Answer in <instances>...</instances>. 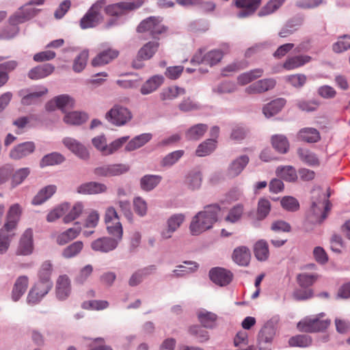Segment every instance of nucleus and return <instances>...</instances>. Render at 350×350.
Returning <instances> with one entry per match:
<instances>
[{"label":"nucleus","mask_w":350,"mask_h":350,"mask_svg":"<svg viewBox=\"0 0 350 350\" xmlns=\"http://www.w3.org/2000/svg\"><path fill=\"white\" fill-rule=\"evenodd\" d=\"M178 109L183 112H188L191 111L198 110L200 109V105L194 102L191 98L188 97L183 99L178 104Z\"/></svg>","instance_id":"obj_64"},{"label":"nucleus","mask_w":350,"mask_h":350,"mask_svg":"<svg viewBox=\"0 0 350 350\" xmlns=\"http://www.w3.org/2000/svg\"><path fill=\"white\" fill-rule=\"evenodd\" d=\"M271 210L270 202L265 198H260L258 202L257 218L258 220L264 219Z\"/></svg>","instance_id":"obj_57"},{"label":"nucleus","mask_w":350,"mask_h":350,"mask_svg":"<svg viewBox=\"0 0 350 350\" xmlns=\"http://www.w3.org/2000/svg\"><path fill=\"white\" fill-rule=\"evenodd\" d=\"M104 222L107 233L118 240H122L123 228L120 221V216L113 206L106 208L104 214Z\"/></svg>","instance_id":"obj_4"},{"label":"nucleus","mask_w":350,"mask_h":350,"mask_svg":"<svg viewBox=\"0 0 350 350\" xmlns=\"http://www.w3.org/2000/svg\"><path fill=\"white\" fill-rule=\"evenodd\" d=\"M14 233L8 232L3 227L0 230V254H4L8 250L12 238Z\"/></svg>","instance_id":"obj_55"},{"label":"nucleus","mask_w":350,"mask_h":350,"mask_svg":"<svg viewBox=\"0 0 350 350\" xmlns=\"http://www.w3.org/2000/svg\"><path fill=\"white\" fill-rule=\"evenodd\" d=\"M291 347H307L312 344V338L308 335H297L288 340Z\"/></svg>","instance_id":"obj_52"},{"label":"nucleus","mask_w":350,"mask_h":350,"mask_svg":"<svg viewBox=\"0 0 350 350\" xmlns=\"http://www.w3.org/2000/svg\"><path fill=\"white\" fill-rule=\"evenodd\" d=\"M312 193V205L308 218L312 223L321 224L330 210L329 195H326L321 187L314 189Z\"/></svg>","instance_id":"obj_2"},{"label":"nucleus","mask_w":350,"mask_h":350,"mask_svg":"<svg viewBox=\"0 0 350 350\" xmlns=\"http://www.w3.org/2000/svg\"><path fill=\"white\" fill-rule=\"evenodd\" d=\"M81 227L70 228L66 231L59 233L55 236L57 244L64 245L78 237L81 232Z\"/></svg>","instance_id":"obj_26"},{"label":"nucleus","mask_w":350,"mask_h":350,"mask_svg":"<svg viewBox=\"0 0 350 350\" xmlns=\"http://www.w3.org/2000/svg\"><path fill=\"white\" fill-rule=\"evenodd\" d=\"M22 213V208L18 204L12 205L6 215V222L3 227L8 232H13L16 229Z\"/></svg>","instance_id":"obj_11"},{"label":"nucleus","mask_w":350,"mask_h":350,"mask_svg":"<svg viewBox=\"0 0 350 350\" xmlns=\"http://www.w3.org/2000/svg\"><path fill=\"white\" fill-rule=\"evenodd\" d=\"M118 55V51L113 49H107L100 52L95 57H94L91 62V65L93 67L104 66L117 58Z\"/></svg>","instance_id":"obj_17"},{"label":"nucleus","mask_w":350,"mask_h":350,"mask_svg":"<svg viewBox=\"0 0 350 350\" xmlns=\"http://www.w3.org/2000/svg\"><path fill=\"white\" fill-rule=\"evenodd\" d=\"M83 211V205L81 202H77L73 205L70 211L65 215L63 221L65 224H68L78 218Z\"/></svg>","instance_id":"obj_53"},{"label":"nucleus","mask_w":350,"mask_h":350,"mask_svg":"<svg viewBox=\"0 0 350 350\" xmlns=\"http://www.w3.org/2000/svg\"><path fill=\"white\" fill-rule=\"evenodd\" d=\"M129 170V166L125 164L106 165L96 167L94 174L98 177L119 176Z\"/></svg>","instance_id":"obj_9"},{"label":"nucleus","mask_w":350,"mask_h":350,"mask_svg":"<svg viewBox=\"0 0 350 350\" xmlns=\"http://www.w3.org/2000/svg\"><path fill=\"white\" fill-rule=\"evenodd\" d=\"M243 213V206L240 204H237L230 210L228 215L226 217V220L231 223H235L241 219Z\"/></svg>","instance_id":"obj_63"},{"label":"nucleus","mask_w":350,"mask_h":350,"mask_svg":"<svg viewBox=\"0 0 350 350\" xmlns=\"http://www.w3.org/2000/svg\"><path fill=\"white\" fill-rule=\"evenodd\" d=\"M249 162V158L246 155H242L234 160L228 168V176L234 178L239 175Z\"/></svg>","instance_id":"obj_23"},{"label":"nucleus","mask_w":350,"mask_h":350,"mask_svg":"<svg viewBox=\"0 0 350 350\" xmlns=\"http://www.w3.org/2000/svg\"><path fill=\"white\" fill-rule=\"evenodd\" d=\"M33 249V231L31 229H27L22 235L19 245L16 250L17 255L27 256L32 253Z\"/></svg>","instance_id":"obj_13"},{"label":"nucleus","mask_w":350,"mask_h":350,"mask_svg":"<svg viewBox=\"0 0 350 350\" xmlns=\"http://www.w3.org/2000/svg\"><path fill=\"white\" fill-rule=\"evenodd\" d=\"M89 57V52L87 50L81 51L74 59L72 69L75 72H80L85 68Z\"/></svg>","instance_id":"obj_47"},{"label":"nucleus","mask_w":350,"mask_h":350,"mask_svg":"<svg viewBox=\"0 0 350 350\" xmlns=\"http://www.w3.org/2000/svg\"><path fill=\"white\" fill-rule=\"evenodd\" d=\"M210 279L219 286L228 285L232 279V273L223 268H213L209 271Z\"/></svg>","instance_id":"obj_12"},{"label":"nucleus","mask_w":350,"mask_h":350,"mask_svg":"<svg viewBox=\"0 0 350 350\" xmlns=\"http://www.w3.org/2000/svg\"><path fill=\"white\" fill-rule=\"evenodd\" d=\"M106 3V0L95 2L80 20V27L82 29L94 28L101 23L104 19L102 11Z\"/></svg>","instance_id":"obj_3"},{"label":"nucleus","mask_w":350,"mask_h":350,"mask_svg":"<svg viewBox=\"0 0 350 350\" xmlns=\"http://www.w3.org/2000/svg\"><path fill=\"white\" fill-rule=\"evenodd\" d=\"M185 94L186 90L185 88L177 85H172L163 88L160 93L159 97L162 101H167L176 99Z\"/></svg>","instance_id":"obj_27"},{"label":"nucleus","mask_w":350,"mask_h":350,"mask_svg":"<svg viewBox=\"0 0 350 350\" xmlns=\"http://www.w3.org/2000/svg\"><path fill=\"white\" fill-rule=\"evenodd\" d=\"M70 293V283L68 276L61 275L57 281L56 295L59 299H66Z\"/></svg>","instance_id":"obj_28"},{"label":"nucleus","mask_w":350,"mask_h":350,"mask_svg":"<svg viewBox=\"0 0 350 350\" xmlns=\"http://www.w3.org/2000/svg\"><path fill=\"white\" fill-rule=\"evenodd\" d=\"M133 118L131 111L120 105H115L105 114L106 120L113 125L117 126H124Z\"/></svg>","instance_id":"obj_6"},{"label":"nucleus","mask_w":350,"mask_h":350,"mask_svg":"<svg viewBox=\"0 0 350 350\" xmlns=\"http://www.w3.org/2000/svg\"><path fill=\"white\" fill-rule=\"evenodd\" d=\"M183 263L185 265H189L190 267H186L183 265L177 266L176 269L173 271L174 276L182 277L187 274L195 272L198 268V265L193 261H185Z\"/></svg>","instance_id":"obj_45"},{"label":"nucleus","mask_w":350,"mask_h":350,"mask_svg":"<svg viewBox=\"0 0 350 350\" xmlns=\"http://www.w3.org/2000/svg\"><path fill=\"white\" fill-rule=\"evenodd\" d=\"M29 284L28 277L26 275L19 276L13 286L12 291V298L13 301H17L25 293Z\"/></svg>","instance_id":"obj_25"},{"label":"nucleus","mask_w":350,"mask_h":350,"mask_svg":"<svg viewBox=\"0 0 350 350\" xmlns=\"http://www.w3.org/2000/svg\"><path fill=\"white\" fill-rule=\"evenodd\" d=\"M254 252L258 260H266L269 254L268 243L264 240H259L254 245Z\"/></svg>","instance_id":"obj_39"},{"label":"nucleus","mask_w":350,"mask_h":350,"mask_svg":"<svg viewBox=\"0 0 350 350\" xmlns=\"http://www.w3.org/2000/svg\"><path fill=\"white\" fill-rule=\"evenodd\" d=\"M185 217L182 213L172 215L167 221V226L176 232L183 223Z\"/></svg>","instance_id":"obj_61"},{"label":"nucleus","mask_w":350,"mask_h":350,"mask_svg":"<svg viewBox=\"0 0 350 350\" xmlns=\"http://www.w3.org/2000/svg\"><path fill=\"white\" fill-rule=\"evenodd\" d=\"M263 72L264 71L262 68H256L244 72L238 77V83L241 85H246L251 81L260 77L262 75Z\"/></svg>","instance_id":"obj_38"},{"label":"nucleus","mask_w":350,"mask_h":350,"mask_svg":"<svg viewBox=\"0 0 350 350\" xmlns=\"http://www.w3.org/2000/svg\"><path fill=\"white\" fill-rule=\"evenodd\" d=\"M250 252L245 246H241L234 249L232 254L233 260L241 266H247L250 260Z\"/></svg>","instance_id":"obj_30"},{"label":"nucleus","mask_w":350,"mask_h":350,"mask_svg":"<svg viewBox=\"0 0 350 350\" xmlns=\"http://www.w3.org/2000/svg\"><path fill=\"white\" fill-rule=\"evenodd\" d=\"M298 138L308 143L317 142L321 137L319 132L314 128H304L298 133Z\"/></svg>","instance_id":"obj_32"},{"label":"nucleus","mask_w":350,"mask_h":350,"mask_svg":"<svg viewBox=\"0 0 350 350\" xmlns=\"http://www.w3.org/2000/svg\"><path fill=\"white\" fill-rule=\"evenodd\" d=\"M202 182V174L198 170L189 171L185 176V185L188 189L195 191L199 189Z\"/></svg>","instance_id":"obj_22"},{"label":"nucleus","mask_w":350,"mask_h":350,"mask_svg":"<svg viewBox=\"0 0 350 350\" xmlns=\"http://www.w3.org/2000/svg\"><path fill=\"white\" fill-rule=\"evenodd\" d=\"M275 85V81L273 79L258 80L251 84L245 89L248 94H260L273 89Z\"/></svg>","instance_id":"obj_20"},{"label":"nucleus","mask_w":350,"mask_h":350,"mask_svg":"<svg viewBox=\"0 0 350 350\" xmlns=\"http://www.w3.org/2000/svg\"><path fill=\"white\" fill-rule=\"evenodd\" d=\"M83 247V243L82 241H75L64 248L62 252V255L66 258H72L79 254Z\"/></svg>","instance_id":"obj_51"},{"label":"nucleus","mask_w":350,"mask_h":350,"mask_svg":"<svg viewBox=\"0 0 350 350\" xmlns=\"http://www.w3.org/2000/svg\"><path fill=\"white\" fill-rule=\"evenodd\" d=\"M129 139V136H124L114 140L109 144H107L105 136H98L92 139V144L103 155L107 156L119 150Z\"/></svg>","instance_id":"obj_5"},{"label":"nucleus","mask_w":350,"mask_h":350,"mask_svg":"<svg viewBox=\"0 0 350 350\" xmlns=\"http://www.w3.org/2000/svg\"><path fill=\"white\" fill-rule=\"evenodd\" d=\"M311 57L308 55H298L290 57L284 64V68L286 70H292L303 66L309 62Z\"/></svg>","instance_id":"obj_40"},{"label":"nucleus","mask_w":350,"mask_h":350,"mask_svg":"<svg viewBox=\"0 0 350 350\" xmlns=\"http://www.w3.org/2000/svg\"><path fill=\"white\" fill-rule=\"evenodd\" d=\"M151 273V271L149 270V269H139L135 272L131 277L130 278L129 280V284L131 286H135L140 284L143 280L148 275H150Z\"/></svg>","instance_id":"obj_59"},{"label":"nucleus","mask_w":350,"mask_h":350,"mask_svg":"<svg viewBox=\"0 0 350 350\" xmlns=\"http://www.w3.org/2000/svg\"><path fill=\"white\" fill-rule=\"evenodd\" d=\"M286 104V100L282 98L275 99L265 105L262 112L267 118H270L280 112Z\"/></svg>","instance_id":"obj_29"},{"label":"nucleus","mask_w":350,"mask_h":350,"mask_svg":"<svg viewBox=\"0 0 350 350\" xmlns=\"http://www.w3.org/2000/svg\"><path fill=\"white\" fill-rule=\"evenodd\" d=\"M188 332L199 342H205L209 340L208 332L203 329L202 326L198 325H191L189 327Z\"/></svg>","instance_id":"obj_41"},{"label":"nucleus","mask_w":350,"mask_h":350,"mask_svg":"<svg viewBox=\"0 0 350 350\" xmlns=\"http://www.w3.org/2000/svg\"><path fill=\"white\" fill-rule=\"evenodd\" d=\"M70 205L68 203H63L51 211L46 216L49 222H53L66 214L68 211Z\"/></svg>","instance_id":"obj_49"},{"label":"nucleus","mask_w":350,"mask_h":350,"mask_svg":"<svg viewBox=\"0 0 350 350\" xmlns=\"http://www.w3.org/2000/svg\"><path fill=\"white\" fill-rule=\"evenodd\" d=\"M261 0H234V4L237 8H243L237 16L244 18L252 15L259 7Z\"/></svg>","instance_id":"obj_16"},{"label":"nucleus","mask_w":350,"mask_h":350,"mask_svg":"<svg viewBox=\"0 0 350 350\" xmlns=\"http://www.w3.org/2000/svg\"><path fill=\"white\" fill-rule=\"evenodd\" d=\"M52 273V264L50 261L44 262L38 272V276L40 281L38 283L40 284H51V275Z\"/></svg>","instance_id":"obj_44"},{"label":"nucleus","mask_w":350,"mask_h":350,"mask_svg":"<svg viewBox=\"0 0 350 350\" xmlns=\"http://www.w3.org/2000/svg\"><path fill=\"white\" fill-rule=\"evenodd\" d=\"M333 51L336 53H342L350 49V36L344 35L333 44Z\"/></svg>","instance_id":"obj_60"},{"label":"nucleus","mask_w":350,"mask_h":350,"mask_svg":"<svg viewBox=\"0 0 350 350\" xmlns=\"http://www.w3.org/2000/svg\"><path fill=\"white\" fill-rule=\"evenodd\" d=\"M275 330L271 323H266L260 329L258 334V342L261 345L262 343H271L275 336Z\"/></svg>","instance_id":"obj_33"},{"label":"nucleus","mask_w":350,"mask_h":350,"mask_svg":"<svg viewBox=\"0 0 350 350\" xmlns=\"http://www.w3.org/2000/svg\"><path fill=\"white\" fill-rule=\"evenodd\" d=\"M273 147L280 153H286L289 148L287 138L283 135H275L271 137Z\"/></svg>","instance_id":"obj_42"},{"label":"nucleus","mask_w":350,"mask_h":350,"mask_svg":"<svg viewBox=\"0 0 350 350\" xmlns=\"http://www.w3.org/2000/svg\"><path fill=\"white\" fill-rule=\"evenodd\" d=\"M220 211V207L217 204L206 206L203 211L198 212L193 217L189 226L191 234L197 236L211 229L217 221Z\"/></svg>","instance_id":"obj_1"},{"label":"nucleus","mask_w":350,"mask_h":350,"mask_svg":"<svg viewBox=\"0 0 350 350\" xmlns=\"http://www.w3.org/2000/svg\"><path fill=\"white\" fill-rule=\"evenodd\" d=\"M183 150H176L168 154L161 161V165L167 167L174 165L183 157Z\"/></svg>","instance_id":"obj_62"},{"label":"nucleus","mask_w":350,"mask_h":350,"mask_svg":"<svg viewBox=\"0 0 350 350\" xmlns=\"http://www.w3.org/2000/svg\"><path fill=\"white\" fill-rule=\"evenodd\" d=\"M57 108L65 112L74 107V100L68 95L62 94L55 98Z\"/></svg>","instance_id":"obj_50"},{"label":"nucleus","mask_w":350,"mask_h":350,"mask_svg":"<svg viewBox=\"0 0 350 350\" xmlns=\"http://www.w3.org/2000/svg\"><path fill=\"white\" fill-rule=\"evenodd\" d=\"M63 144L72 152L81 159H87L89 158V152L87 148L75 139L66 137L63 139Z\"/></svg>","instance_id":"obj_18"},{"label":"nucleus","mask_w":350,"mask_h":350,"mask_svg":"<svg viewBox=\"0 0 350 350\" xmlns=\"http://www.w3.org/2000/svg\"><path fill=\"white\" fill-rule=\"evenodd\" d=\"M300 159L309 165H319V161L316 154L308 150L299 148L297 150Z\"/></svg>","instance_id":"obj_48"},{"label":"nucleus","mask_w":350,"mask_h":350,"mask_svg":"<svg viewBox=\"0 0 350 350\" xmlns=\"http://www.w3.org/2000/svg\"><path fill=\"white\" fill-rule=\"evenodd\" d=\"M35 148L33 142H26L14 146L10 150V157L14 160H19L33 152Z\"/></svg>","instance_id":"obj_15"},{"label":"nucleus","mask_w":350,"mask_h":350,"mask_svg":"<svg viewBox=\"0 0 350 350\" xmlns=\"http://www.w3.org/2000/svg\"><path fill=\"white\" fill-rule=\"evenodd\" d=\"M52 285L51 284H36L28 294V303L31 304H38L48 293Z\"/></svg>","instance_id":"obj_14"},{"label":"nucleus","mask_w":350,"mask_h":350,"mask_svg":"<svg viewBox=\"0 0 350 350\" xmlns=\"http://www.w3.org/2000/svg\"><path fill=\"white\" fill-rule=\"evenodd\" d=\"M151 134L144 133L132 139L125 146L126 151H133L143 146L151 139Z\"/></svg>","instance_id":"obj_37"},{"label":"nucleus","mask_w":350,"mask_h":350,"mask_svg":"<svg viewBox=\"0 0 350 350\" xmlns=\"http://www.w3.org/2000/svg\"><path fill=\"white\" fill-rule=\"evenodd\" d=\"M216 147V141L209 139L200 144L196 150V154L198 157H204L211 154Z\"/></svg>","instance_id":"obj_46"},{"label":"nucleus","mask_w":350,"mask_h":350,"mask_svg":"<svg viewBox=\"0 0 350 350\" xmlns=\"http://www.w3.org/2000/svg\"><path fill=\"white\" fill-rule=\"evenodd\" d=\"M55 67L50 64L36 66L28 72V77L32 80L44 78L53 72Z\"/></svg>","instance_id":"obj_24"},{"label":"nucleus","mask_w":350,"mask_h":350,"mask_svg":"<svg viewBox=\"0 0 350 350\" xmlns=\"http://www.w3.org/2000/svg\"><path fill=\"white\" fill-rule=\"evenodd\" d=\"M64 157L59 152H52L46 154L40 161V167L43 168L47 166L58 165L64 162Z\"/></svg>","instance_id":"obj_36"},{"label":"nucleus","mask_w":350,"mask_h":350,"mask_svg":"<svg viewBox=\"0 0 350 350\" xmlns=\"http://www.w3.org/2000/svg\"><path fill=\"white\" fill-rule=\"evenodd\" d=\"M107 187L105 184L97 182H89L79 185L77 191L82 195H93L105 193Z\"/></svg>","instance_id":"obj_19"},{"label":"nucleus","mask_w":350,"mask_h":350,"mask_svg":"<svg viewBox=\"0 0 350 350\" xmlns=\"http://www.w3.org/2000/svg\"><path fill=\"white\" fill-rule=\"evenodd\" d=\"M120 241L116 237H103L94 240L91 243V247L96 252L107 253L115 250Z\"/></svg>","instance_id":"obj_10"},{"label":"nucleus","mask_w":350,"mask_h":350,"mask_svg":"<svg viewBox=\"0 0 350 350\" xmlns=\"http://www.w3.org/2000/svg\"><path fill=\"white\" fill-rule=\"evenodd\" d=\"M286 0H270L261 10L258 12L259 16H264L272 14L277 10Z\"/></svg>","instance_id":"obj_54"},{"label":"nucleus","mask_w":350,"mask_h":350,"mask_svg":"<svg viewBox=\"0 0 350 350\" xmlns=\"http://www.w3.org/2000/svg\"><path fill=\"white\" fill-rule=\"evenodd\" d=\"M197 318L201 325L206 329H213L216 326L217 315L205 309L197 312Z\"/></svg>","instance_id":"obj_21"},{"label":"nucleus","mask_w":350,"mask_h":350,"mask_svg":"<svg viewBox=\"0 0 350 350\" xmlns=\"http://www.w3.org/2000/svg\"><path fill=\"white\" fill-rule=\"evenodd\" d=\"M277 173L282 178L289 182L294 181L297 178L295 170L290 165L278 167Z\"/></svg>","instance_id":"obj_56"},{"label":"nucleus","mask_w":350,"mask_h":350,"mask_svg":"<svg viewBox=\"0 0 350 350\" xmlns=\"http://www.w3.org/2000/svg\"><path fill=\"white\" fill-rule=\"evenodd\" d=\"M153 55V44L148 42L138 52L137 61H134L133 66L135 68H139L142 66L140 60L149 59Z\"/></svg>","instance_id":"obj_35"},{"label":"nucleus","mask_w":350,"mask_h":350,"mask_svg":"<svg viewBox=\"0 0 350 350\" xmlns=\"http://www.w3.org/2000/svg\"><path fill=\"white\" fill-rule=\"evenodd\" d=\"M330 324L329 320H320L318 318H306L297 323V328L301 332H317L325 330Z\"/></svg>","instance_id":"obj_8"},{"label":"nucleus","mask_w":350,"mask_h":350,"mask_svg":"<svg viewBox=\"0 0 350 350\" xmlns=\"http://www.w3.org/2000/svg\"><path fill=\"white\" fill-rule=\"evenodd\" d=\"M109 302L105 300H90L85 301L82 304L81 307L85 310H100L108 308Z\"/></svg>","instance_id":"obj_58"},{"label":"nucleus","mask_w":350,"mask_h":350,"mask_svg":"<svg viewBox=\"0 0 350 350\" xmlns=\"http://www.w3.org/2000/svg\"><path fill=\"white\" fill-rule=\"evenodd\" d=\"M88 115L85 113L72 111L65 115L64 121L68 124L79 125L88 120Z\"/></svg>","instance_id":"obj_43"},{"label":"nucleus","mask_w":350,"mask_h":350,"mask_svg":"<svg viewBox=\"0 0 350 350\" xmlns=\"http://www.w3.org/2000/svg\"><path fill=\"white\" fill-rule=\"evenodd\" d=\"M143 4L141 0H135L132 1H122L116 3L105 5L103 10L105 13L111 16H122L129 12L140 8Z\"/></svg>","instance_id":"obj_7"},{"label":"nucleus","mask_w":350,"mask_h":350,"mask_svg":"<svg viewBox=\"0 0 350 350\" xmlns=\"http://www.w3.org/2000/svg\"><path fill=\"white\" fill-rule=\"evenodd\" d=\"M56 189L55 185H48L44 187L33 198L32 204L34 205H40L44 203L55 193Z\"/></svg>","instance_id":"obj_31"},{"label":"nucleus","mask_w":350,"mask_h":350,"mask_svg":"<svg viewBox=\"0 0 350 350\" xmlns=\"http://www.w3.org/2000/svg\"><path fill=\"white\" fill-rule=\"evenodd\" d=\"M208 129V126L205 124H197L189 128L185 137L188 140L196 141L200 139Z\"/></svg>","instance_id":"obj_34"}]
</instances>
